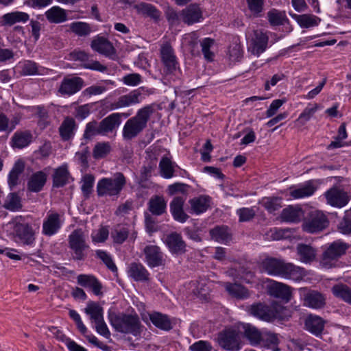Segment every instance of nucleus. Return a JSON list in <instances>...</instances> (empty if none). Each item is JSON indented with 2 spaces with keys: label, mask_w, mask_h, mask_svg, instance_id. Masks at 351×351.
Returning <instances> with one entry per match:
<instances>
[{
  "label": "nucleus",
  "mask_w": 351,
  "mask_h": 351,
  "mask_svg": "<svg viewBox=\"0 0 351 351\" xmlns=\"http://www.w3.org/2000/svg\"><path fill=\"white\" fill-rule=\"evenodd\" d=\"M138 13L149 16L155 21H158L160 17V12L152 4L140 3L135 5Z\"/></svg>",
  "instance_id": "obj_37"
},
{
  "label": "nucleus",
  "mask_w": 351,
  "mask_h": 351,
  "mask_svg": "<svg viewBox=\"0 0 351 351\" xmlns=\"http://www.w3.org/2000/svg\"><path fill=\"white\" fill-rule=\"evenodd\" d=\"M149 317L154 326L164 331L171 330L175 324L174 318H171L167 314L160 312H152L149 314Z\"/></svg>",
  "instance_id": "obj_22"
},
{
  "label": "nucleus",
  "mask_w": 351,
  "mask_h": 351,
  "mask_svg": "<svg viewBox=\"0 0 351 351\" xmlns=\"http://www.w3.org/2000/svg\"><path fill=\"white\" fill-rule=\"evenodd\" d=\"M350 247L348 243L341 240L328 243L323 248L319 258V266L327 269L339 267V259L346 254Z\"/></svg>",
  "instance_id": "obj_4"
},
{
  "label": "nucleus",
  "mask_w": 351,
  "mask_h": 351,
  "mask_svg": "<svg viewBox=\"0 0 351 351\" xmlns=\"http://www.w3.org/2000/svg\"><path fill=\"white\" fill-rule=\"evenodd\" d=\"M338 230L343 234H351V215H345L338 224Z\"/></svg>",
  "instance_id": "obj_64"
},
{
  "label": "nucleus",
  "mask_w": 351,
  "mask_h": 351,
  "mask_svg": "<svg viewBox=\"0 0 351 351\" xmlns=\"http://www.w3.org/2000/svg\"><path fill=\"white\" fill-rule=\"evenodd\" d=\"M102 136V132L100 129L99 122L93 120L86 123L83 137L86 140H92L95 136Z\"/></svg>",
  "instance_id": "obj_53"
},
{
  "label": "nucleus",
  "mask_w": 351,
  "mask_h": 351,
  "mask_svg": "<svg viewBox=\"0 0 351 351\" xmlns=\"http://www.w3.org/2000/svg\"><path fill=\"white\" fill-rule=\"evenodd\" d=\"M217 341L221 348L228 351H239L242 346L240 332L233 327L226 328L219 332Z\"/></svg>",
  "instance_id": "obj_8"
},
{
  "label": "nucleus",
  "mask_w": 351,
  "mask_h": 351,
  "mask_svg": "<svg viewBox=\"0 0 351 351\" xmlns=\"http://www.w3.org/2000/svg\"><path fill=\"white\" fill-rule=\"evenodd\" d=\"M95 254L96 256L101 259L111 271L117 272V267L109 254L101 250H97Z\"/></svg>",
  "instance_id": "obj_59"
},
{
  "label": "nucleus",
  "mask_w": 351,
  "mask_h": 351,
  "mask_svg": "<svg viewBox=\"0 0 351 351\" xmlns=\"http://www.w3.org/2000/svg\"><path fill=\"white\" fill-rule=\"evenodd\" d=\"M63 224L62 215L54 210L47 212L43 219L42 233L47 237L57 234Z\"/></svg>",
  "instance_id": "obj_11"
},
{
  "label": "nucleus",
  "mask_w": 351,
  "mask_h": 351,
  "mask_svg": "<svg viewBox=\"0 0 351 351\" xmlns=\"http://www.w3.org/2000/svg\"><path fill=\"white\" fill-rule=\"evenodd\" d=\"M324 326L325 321L318 315L309 314L305 319V329L316 337L322 335Z\"/></svg>",
  "instance_id": "obj_26"
},
{
  "label": "nucleus",
  "mask_w": 351,
  "mask_h": 351,
  "mask_svg": "<svg viewBox=\"0 0 351 351\" xmlns=\"http://www.w3.org/2000/svg\"><path fill=\"white\" fill-rule=\"evenodd\" d=\"M3 208L8 210H10V211H19L20 210L22 207H23V204H22V202H21V197L18 195L17 193H10L4 202H3Z\"/></svg>",
  "instance_id": "obj_43"
},
{
  "label": "nucleus",
  "mask_w": 351,
  "mask_h": 351,
  "mask_svg": "<svg viewBox=\"0 0 351 351\" xmlns=\"http://www.w3.org/2000/svg\"><path fill=\"white\" fill-rule=\"evenodd\" d=\"M129 277L137 282H146L149 279V273L140 263H131L128 268Z\"/></svg>",
  "instance_id": "obj_29"
},
{
  "label": "nucleus",
  "mask_w": 351,
  "mask_h": 351,
  "mask_svg": "<svg viewBox=\"0 0 351 351\" xmlns=\"http://www.w3.org/2000/svg\"><path fill=\"white\" fill-rule=\"evenodd\" d=\"M111 151V145L109 142L97 143L93 150V156L95 159L105 158Z\"/></svg>",
  "instance_id": "obj_56"
},
{
  "label": "nucleus",
  "mask_w": 351,
  "mask_h": 351,
  "mask_svg": "<svg viewBox=\"0 0 351 351\" xmlns=\"http://www.w3.org/2000/svg\"><path fill=\"white\" fill-rule=\"evenodd\" d=\"M77 282L80 286L90 289L96 295H102V285L93 275L80 274L77 277Z\"/></svg>",
  "instance_id": "obj_24"
},
{
  "label": "nucleus",
  "mask_w": 351,
  "mask_h": 351,
  "mask_svg": "<svg viewBox=\"0 0 351 351\" xmlns=\"http://www.w3.org/2000/svg\"><path fill=\"white\" fill-rule=\"evenodd\" d=\"M327 204L332 207L343 208L350 201L348 193L339 186H334L324 193Z\"/></svg>",
  "instance_id": "obj_13"
},
{
  "label": "nucleus",
  "mask_w": 351,
  "mask_h": 351,
  "mask_svg": "<svg viewBox=\"0 0 351 351\" xmlns=\"http://www.w3.org/2000/svg\"><path fill=\"white\" fill-rule=\"evenodd\" d=\"M38 73V66L35 62L26 60L21 64V74L34 75Z\"/></svg>",
  "instance_id": "obj_61"
},
{
  "label": "nucleus",
  "mask_w": 351,
  "mask_h": 351,
  "mask_svg": "<svg viewBox=\"0 0 351 351\" xmlns=\"http://www.w3.org/2000/svg\"><path fill=\"white\" fill-rule=\"evenodd\" d=\"M70 30L80 37H86L93 32L91 25L82 21L73 22L69 25Z\"/></svg>",
  "instance_id": "obj_44"
},
{
  "label": "nucleus",
  "mask_w": 351,
  "mask_h": 351,
  "mask_svg": "<svg viewBox=\"0 0 351 351\" xmlns=\"http://www.w3.org/2000/svg\"><path fill=\"white\" fill-rule=\"evenodd\" d=\"M181 16L182 21L190 25L202 19V12L197 4H191L182 11Z\"/></svg>",
  "instance_id": "obj_28"
},
{
  "label": "nucleus",
  "mask_w": 351,
  "mask_h": 351,
  "mask_svg": "<svg viewBox=\"0 0 351 351\" xmlns=\"http://www.w3.org/2000/svg\"><path fill=\"white\" fill-rule=\"evenodd\" d=\"M32 137V134L28 132H16L12 138V147L23 148L30 143Z\"/></svg>",
  "instance_id": "obj_52"
},
{
  "label": "nucleus",
  "mask_w": 351,
  "mask_h": 351,
  "mask_svg": "<svg viewBox=\"0 0 351 351\" xmlns=\"http://www.w3.org/2000/svg\"><path fill=\"white\" fill-rule=\"evenodd\" d=\"M333 295L351 304V288L346 285L339 284L332 287Z\"/></svg>",
  "instance_id": "obj_49"
},
{
  "label": "nucleus",
  "mask_w": 351,
  "mask_h": 351,
  "mask_svg": "<svg viewBox=\"0 0 351 351\" xmlns=\"http://www.w3.org/2000/svg\"><path fill=\"white\" fill-rule=\"evenodd\" d=\"M128 228L123 226H117L111 232V237L114 243L122 244L128 237Z\"/></svg>",
  "instance_id": "obj_58"
},
{
  "label": "nucleus",
  "mask_w": 351,
  "mask_h": 351,
  "mask_svg": "<svg viewBox=\"0 0 351 351\" xmlns=\"http://www.w3.org/2000/svg\"><path fill=\"white\" fill-rule=\"evenodd\" d=\"M226 289L232 296L238 299H245L249 297L248 290L239 284L226 283Z\"/></svg>",
  "instance_id": "obj_48"
},
{
  "label": "nucleus",
  "mask_w": 351,
  "mask_h": 351,
  "mask_svg": "<svg viewBox=\"0 0 351 351\" xmlns=\"http://www.w3.org/2000/svg\"><path fill=\"white\" fill-rule=\"evenodd\" d=\"M279 343L278 335L270 331H263L260 340V345L266 348H271Z\"/></svg>",
  "instance_id": "obj_51"
},
{
  "label": "nucleus",
  "mask_w": 351,
  "mask_h": 351,
  "mask_svg": "<svg viewBox=\"0 0 351 351\" xmlns=\"http://www.w3.org/2000/svg\"><path fill=\"white\" fill-rule=\"evenodd\" d=\"M45 16L51 23H60L67 19L65 10L59 6H53L45 12Z\"/></svg>",
  "instance_id": "obj_36"
},
{
  "label": "nucleus",
  "mask_w": 351,
  "mask_h": 351,
  "mask_svg": "<svg viewBox=\"0 0 351 351\" xmlns=\"http://www.w3.org/2000/svg\"><path fill=\"white\" fill-rule=\"evenodd\" d=\"M210 234L213 239L221 243H227L232 239L226 226H217L210 230Z\"/></svg>",
  "instance_id": "obj_42"
},
{
  "label": "nucleus",
  "mask_w": 351,
  "mask_h": 351,
  "mask_svg": "<svg viewBox=\"0 0 351 351\" xmlns=\"http://www.w3.org/2000/svg\"><path fill=\"white\" fill-rule=\"evenodd\" d=\"M25 164L21 160H17L8 175V185L10 189H13L19 182V176L23 172Z\"/></svg>",
  "instance_id": "obj_35"
},
{
  "label": "nucleus",
  "mask_w": 351,
  "mask_h": 351,
  "mask_svg": "<svg viewBox=\"0 0 351 351\" xmlns=\"http://www.w3.org/2000/svg\"><path fill=\"white\" fill-rule=\"evenodd\" d=\"M318 109V105L315 104L312 106L308 105L306 107L302 113L300 114L295 123L300 125H304L307 121H308L311 117L315 114Z\"/></svg>",
  "instance_id": "obj_57"
},
{
  "label": "nucleus",
  "mask_w": 351,
  "mask_h": 351,
  "mask_svg": "<svg viewBox=\"0 0 351 351\" xmlns=\"http://www.w3.org/2000/svg\"><path fill=\"white\" fill-rule=\"evenodd\" d=\"M147 209L153 215L160 216L166 213L167 201L162 195H154L147 203Z\"/></svg>",
  "instance_id": "obj_30"
},
{
  "label": "nucleus",
  "mask_w": 351,
  "mask_h": 351,
  "mask_svg": "<svg viewBox=\"0 0 351 351\" xmlns=\"http://www.w3.org/2000/svg\"><path fill=\"white\" fill-rule=\"evenodd\" d=\"M291 16L296 20L301 27L308 28L316 26L320 22V19L311 14H291Z\"/></svg>",
  "instance_id": "obj_45"
},
{
  "label": "nucleus",
  "mask_w": 351,
  "mask_h": 351,
  "mask_svg": "<svg viewBox=\"0 0 351 351\" xmlns=\"http://www.w3.org/2000/svg\"><path fill=\"white\" fill-rule=\"evenodd\" d=\"M160 56L164 66L163 75L168 80L173 81L179 79L181 75V71L174 50L169 43H166L162 45Z\"/></svg>",
  "instance_id": "obj_5"
},
{
  "label": "nucleus",
  "mask_w": 351,
  "mask_h": 351,
  "mask_svg": "<svg viewBox=\"0 0 351 351\" xmlns=\"http://www.w3.org/2000/svg\"><path fill=\"white\" fill-rule=\"evenodd\" d=\"M192 210L196 214L205 212L209 207L210 198L207 196H199L189 201Z\"/></svg>",
  "instance_id": "obj_47"
},
{
  "label": "nucleus",
  "mask_w": 351,
  "mask_h": 351,
  "mask_svg": "<svg viewBox=\"0 0 351 351\" xmlns=\"http://www.w3.org/2000/svg\"><path fill=\"white\" fill-rule=\"evenodd\" d=\"M327 217L319 210L311 211L304 218L302 230L308 233H317L322 231L328 226Z\"/></svg>",
  "instance_id": "obj_9"
},
{
  "label": "nucleus",
  "mask_w": 351,
  "mask_h": 351,
  "mask_svg": "<svg viewBox=\"0 0 351 351\" xmlns=\"http://www.w3.org/2000/svg\"><path fill=\"white\" fill-rule=\"evenodd\" d=\"M268 41L269 36L266 32H264L261 29L254 30L250 40L249 51H250L253 55L259 56L266 50Z\"/></svg>",
  "instance_id": "obj_15"
},
{
  "label": "nucleus",
  "mask_w": 351,
  "mask_h": 351,
  "mask_svg": "<svg viewBox=\"0 0 351 351\" xmlns=\"http://www.w3.org/2000/svg\"><path fill=\"white\" fill-rule=\"evenodd\" d=\"M165 243L172 254H182L186 252V245L179 233L174 232L168 234Z\"/></svg>",
  "instance_id": "obj_25"
},
{
  "label": "nucleus",
  "mask_w": 351,
  "mask_h": 351,
  "mask_svg": "<svg viewBox=\"0 0 351 351\" xmlns=\"http://www.w3.org/2000/svg\"><path fill=\"white\" fill-rule=\"evenodd\" d=\"M68 243L72 250L73 260L82 261L86 258L89 245L87 243V236L82 229L74 230L68 237Z\"/></svg>",
  "instance_id": "obj_6"
},
{
  "label": "nucleus",
  "mask_w": 351,
  "mask_h": 351,
  "mask_svg": "<svg viewBox=\"0 0 351 351\" xmlns=\"http://www.w3.org/2000/svg\"><path fill=\"white\" fill-rule=\"evenodd\" d=\"M13 228L16 236L24 245H32L34 241V232L32 226L25 221V218L21 215L15 217L12 221Z\"/></svg>",
  "instance_id": "obj_10"
},
{
  "label": "nucleus",
  "mask_w": 351,
  "mask_h": 351,
  "mask_svg": "<svg viewBox=\"0 0 351 351\" xmlns=\"http://www.w3.org/2000/svg\"><path fill=\"white\" fill-rule=\"evenodd\" d=\"M70 58L73 60L83 62L82 66L86 69H90L104 73L108 70L106 66L101 64L99 61H89V55L84 51H73L69 54Z\"/></svg>",
  "instance_id": "obj_18"
},
{
  "label": "nucleus",
  "mask_w": 351,
  "mask_h": 351,
  "mask_svg": "<svg viewBox=\"0 0 351 351\" xmlns=\"http://www.w3.org/2000/svg\"><path fill=\"white\" fill-rule=\"evenodd\" d=\"M75 121L73 118L66 117L59 128L60 135L64 141L69 140L74 135Z\"/></svg>",
  "instance_id": "obj_39"
},
{
  "label": "nucleus",
  "mask_w": 351,
  "mask_h": 351,
  "mask_svg": "<svg viewBox=\"0 0 351 351\" xmlns=\"http://www.w3.org/2000/svg\"><path fill=\"white\" fill-rule=\"evenodd\" d=\"M261 269L269 275L280 276L295 281L301 280L306 275L305 269L283 259L267 257L260 265Z\"/></svg>",
  "instance_id": "obj_1"
},
{
  "label": "nucleus",
  "mask_w": 351,
  "mask_h": 351,
  "mask_svg": "<svg viewBox=\"0 0 351 351\" xmlns=\"http://www.w3.org/2000/svg\"><path fill=\"white\" fill-rule=\"evenodd\" d=\"M296 250L302 263H311L316 258V250L309 245L300 243L297 245Z\"/></svg>",
  "instance_id": "obj_32"
},
{
  "label": "nucleus",
  "mask_w": 351,
  "mask_h": 351,
  "mask_svg": "<svg viewBox=\"0 0 351 351\" xmlns=\"http://www.w3.org/2000/svg\"><path fill=\"white\" fill-rule=\"evenodd\" d=\"M263 206L270 213L281 207V199L278 197H265L263 199Z\"/></svg>",
  "instance_id": "obj_62"
},
{
  "label": "nucleus",
  "mask_w": 351,
  "mask_h": 351,
  "mask_svg": "<svg viewBox=\"0 0 351 351\" xmlns=\"http://www.w3.org/2000/svg\"><path fill=\"white\" fill-rule=\"evenodd\" d=\"M145 261L150 267H156L165 264L163 253L159 247L154 245H147L143 249Z\"/></svg>",
  "instance_id": "obj_19"
},
{
  "label": "nucleus",
  "mask_w": 351,
  "mask_h": 351,
  "mask_svg": "<svg viewBox=\"0 0 351 351\" xmlns=\"http://www.w3.org/2000/svg\"><path fill=\"white\" fill-rule=\"evenodd\" d=\"M185 201L186 197L176 196L170 203V211L173 219L180 223H184L189 218L183 208Z\"/></svg>",
  "instance_id": "obj_23"
},
{
  "label": "nucleus",
  "mask_w": 351,
  "mask_h": 351,
  "mask_svg": "<svg viewBox=\"0 0 351 351\" xmlns=\"http://www.w3.org/2000/svg\"><path fill=\"white\" fill-rule=\"evenodd\" d=\"M267 19L271 26H280L288 21L285 12L271 9L267 12Z\"/></svg>",
  "instance_id": "obj_50"
},
{
  "label": "nucleus",
  "mask_w": 351,
  "mask_h": 351,
  "mask_svg": "<svg viewBox=\"0 0 351 351\" xmlns=\"http://www.w3.org/2000/svg\"><path fill=\"white\" fill-rule=\"evenodd\" d=\"M92 49L106 57L114 59L116 49L112 43L104 36L95 37L90 43Z\"/></svg>",
  "instance_id": "obj_17"
},
{
  "label": "nucleus",
  "mask_w": 351,
  "mask_h": 351,
  "mask_svg": "<svg viewBox=\"0 0 351 351\" xmlns=\"http://www.w3.org/2000/svg\"><path fill=\"white\" fill-rule=\"evenodd\" d=\"M250 313L266 322H271L276 317V311L273 308L261 303L252 305L250 308Z\"/></svg>",
  "instance_id": "obj_27"
},
{
  "label": "nucleus",
  "mask_w": 351,
  "mask_h": 351,
  "mask_svg": "<svg viewBox=\"0 0 351 351\" xmlns=\"http://www.w3.org/2000/svg\"><path fill=\"white\" fill-rule=\"evenodd\" d=\"M69 173L65 167L56 169L53 175V186L60 188L64 186L68 182Z\"/></svg>",
  "instance_id": "obj_46"
},
{
  "label": "nucleus",
  "mask_w": 351,
  "mask_h": 351,
  "mask_svg": "<svg viewBox=\"0 0 351 351\" xmlns=\"http://www.w3.org/2000/svg\"><path fill=\"white\" fill-rule=\"evenodd\" d=\"M47 181V175L40 171L33 173L28 182L27 189L29 191L34 193H38L40 191Z\"/></svg>",
  "instance_id": "obj_33"
},
{
  "label": "nucleus",
  "mask_w": 351,
  "mask_h": 351,
  "mask_svg": "<svg viewBox=\"0 0 351 351\" xmlns=\"http://www.w3.org/2000/svg\"><path fill=\"white\" fill-rule=\"evenodd\" d=\"M154 109L152 105H147L139 109L136 114L129 119L123 128V138L132 140L136 137L146 127Z\"/></svg>",
  "instance_id": "obj_3"
},
{
  "label": "nucleus",
  "mask_w": 351,
  "mask_h": 351,
  "mask_svg": "<svg viewBox=\"0 0 351 351\" xmlns=\"http://www.w3.org/2000/svg\"><path fill=\"white\" fill-rule=\"evenodd\" d=\"M177 166L175 162L166 156H163L159 162V169L162 177L169 179L173 177L175 167Z\"/></svg>",
  "instance_id": "obj_40"
},
{
  "label": "nucleus",
  "mask_w": 351,
  "mask_h": 351,
  "mask_svg": "<svg viewBox=\"0 0 351 351\" xmlns=\"http://www.w3.org/2000/svg\"><path fill=\"white\" fill-rule=\"evenodd\" d=\"M84 86V80L78 76H66L61 81L58 92L61 95L71 96L79 92Z\"/></svg>",
  "instance_id": "obj_12"
},
{
  "label": "nucleus",
  "mask_w": 351,
  "mask_h": 351,
  "mask_svg": "<svg viewBox=\"0 0 351 351\" xmlns=\"http://www.w3.org/2000/svg\"><path fill=\"white\" fill-rule=\"evenodd\" d=\"M316 189L313 181L310 180L297 189L291 188L290 195L294 199L304 198L312 195Z\"/></svg>",
  "instance_id": "obj_34"
},
{
  "label": "nucleus",
  "mask_w": 351,
  "mask_h": 351,
  "mask_svg": "<svg viewBox=\"0 0 351 351\" xmlns=\"http://www.w3.org/2000/svg\"><path fill=\"white\" fill-rule=\"evenodd\" d=\"M256 210L254 208H242L237 210V214L239 217L240 222L249 221L256 215Z\"/></svg>",
  "instance_id": "obj_63"
},
{
  "label": "nucleus",
  "mask_w": 351,
  "mask_h": 351,
  "mask_svg": "<svg viewBox=\"0 0 351 351\" xmlns=\"http://www.w3.org/2000/svg\"><path fill=\"white\" fill-rule=\"evenodd\" d=\"M141 97V91L139 90H134L127 95L119 97L117 100L111 103L110 105V110H117L138 104L140 102L139 98Z\"/></svg>",
  "instance_id": "obj_20"
},
{
  "label": "nucleus",
  "mask_w": 351,
  "mask_h": 351,
  "mask_svg": "<svg viewBox=\"0 0 351 351\" xmlns=\"http://www.w3.org/2000/svg\"><path fill=\"white\" fill-rule=\"evenodd\" d=\"M126 183L122 173H117L113 178H104L99 180L97 193L100 197L118 195Z\"/></svg>",
  "instance_id": "obj_7"
},
{
  "label": "nucleus",
  "mask_w": 351,
  "mask_h": 351,
  "mask_svg": "<svg viewBox=\"0 0 351 351\" xmlns=\"http://www.w3.org/2000/svg\"><path fill=\"white\" fill-rule=\"evenodd\" d=\"M85 313L90 316V319L95 323L104 319L103 308L97 302L90 301L84 308Z\"/></svg>",
  "instance_id": "obj_38"
},
{
  "label": "nucleus",
  "mask_w": 351,
  "mask_h": 351,
  "mask_svg": "<svg viewBox=\"0 0 351 351\" xmlns=\"http://www.w3.org/2000/svg\"><path fill=\"white\" fill-rule=\"evenodd\" d=\"M267 291L270 295L287 302L291 299V287L282 282L271 280L270 284L267 285Z\"/></svg>",
  "instance_id": "obj_21"
},
{
  "label": "nucleus",
  "mask_w": 351,
  "mask_h": 351,
  "mask_svg": "<svg viewBox=\"0 0 351 351\" xmlns=\"http://www.w3.org/2000/svg\"><path fill=\"white\" fill-rule=\"evenodd\" d=\"M108 319L115 331L134 337L141 335L144 328L136 314L109 312Z\"/></svg>",
  "instance_id": "obj_2"
},
{
  "label": "nucleus",
  "mask_w": 351,
  "mask_h": 351,
  "mask_svg": "<svg viewBox=\"0 0 351 351\" xmlns=\"http://www.w3.org/2000/svg\"><path fill=\"white\" fill-rule=\"evenodd\" d=\"M301 217V209L289 206L282 210L281 213L282 219L288 222H298Z\"/></svg>",
  "instance_id": "obj_55"
},
{
  "label": "nucleus",
  "mask_w": 351,
  "mask_h": 351,
  "mask_svg": "<svg viewBox=\"0 0 351 351\" xmlns=\"http://www.w3.org/2000/svg\"><path fill=\"white\" fill-rule=\"evenodd\" d=\"M251 16L258 18L262 16L264 10L265 0H246Z\"/></svg>",
  "instance_id": "obj_54"
},
{
  "label": "nucleus",
  "mask_w": 351,
  "mask_h": 351,
  "mask_svg": "<svg viewBox=\"0 0 351 351\" xmlns=\"http://www.w3.org/2000/svg\"><path fill=\"white\" fill-rule=\"evenodd\" d=\"M189 187L190 186L186 184L176 182L168 186L167 193L169 195H173L180 193L183 197H186Z\"/></svg>",
  "instance_id": "obj_60"
},
{
  "label": "nucleus",
  "mask_w": 351,
  "mask_h": 351,
  "mask_svg": "<svg viewBox=\"0 0 351 351\" xmlns=\"http://www.w3.org/2000/svg\"><path fill=\"white\" fill-rule=\"evenodd\" d=\"M29 16L23 12H12L7 13L2 16L4 25H12L16 23H25L29 20Z\"/></svg>",
  "instance_id": "obj_41"
},
{
  "label": "nucleus",
  "mask_w": 351,
  "mask_h": 351,
  "mask_svg": "<svg viewBox=\"0 0 351 351\" xmlns=\"http://www.w3.org/2000/svg\"><path fill=\"white\" fill-rule=\"evenodd\" d=\"M300 292L303 295L304 305L305 306L313 309H320L326 305V298L322 293L315 290H308L306 288L300 289Z\"/></svg>",
  "instance_id": "obj_16"
},
{
  "label": "nucleus",
  "mask_w": 351,
  "mask_h": 351,
  "mask_svg": "<svg viewBox=\"0 0 351 351\" xmlns=\"http://www.w3.org/2000/svg\"><path fill=\"white\" fill-rule=\"evenodd\" d=\"M243 337L252 346L260 345V340L263 332L250 324H241Z\"/></svg>",
  "instance_id": "obj_31"
},
{
  "label": "nucleus",
  "mask_w": 351,
  "mask_h": 351,
  "mask_svg": "<svg viewBox=\"0 0 351 351\" xmlns=\"http://www.w3.org/2000/svg\"><path fill=\"white\" fill-rule=\"evenodd\" d=\"M128 117V114H121L114 112L107 116L99 121L100 129L102 132V136H108L110 134L115 135L117 130L121 123V116Z\"/></svg>",
  "instance_id": "obj_14"
}]
</instances>
